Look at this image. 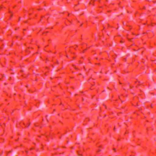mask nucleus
<instances>
[{"mask_svg": "<svg viewBox=\"0 0 156 156\" xmlns=\"http://www.w3.org/2000/svg\"><path fill=\"white\" fill-rule=\"evenodd\" d=\"M78 154L79 155H81L82 154H81L79 152H78Z\"/></svg>", "mask_w": 156, "mask_h": 156, "instance_id": "obj_2", "label": "nucleus"}, {"mask_svg": "<svg viewBox=\"0 0 156 156\" xmlns=\"http://www.w3.org/2000/svg\"><path fill=\"white\" fill-rule=\"evenodd\" d=\"M24 125H25L26 127H28L30 125V123L27 122V123L26 124L25 123H24Z\"/></svg>", "mask_w": 156, "mask_h": 156, "instance_id": "obj_1", "label": "nucleus"}, {"mask_svg": "<svg viewBox=\"0 0 156 156\" xmlns=\"http://www.w3.org/2000/svg\"><path fill=\"white\" fill-rule=\"evenodd\" d=\"M119 99H121V98H120V97H119Z\"/></svg>", "mask_w": 156, "mask_h": 156, "instance_id": "obj_3", "label": "nucleus"}]
</instances>
